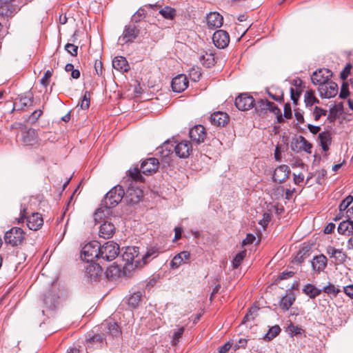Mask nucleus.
I'll return each instance as SVG.
<instances>
[{
  "label": "nucleus",
  "instance_id": "obj_1",
  "mask_svg": "<svg viewBox=\"0 0 353 353\" xmlns=\"http://www.w3.org/2000/svg\"><path fill=\"white\" fill-rule=\"evenodd\" d=\"M158 168V159L156 158H149L141 163L140 169L134 168L129 170V176L135 182H143L144 178L141 174V172L144 174H152L157 171Z\"/></svg>",
  "mask_w": 353,
  "mask_h": 353
},
{
  "label": "nucleus",
  "instance_id": "obj_2",
  "mask_svg": "<svg viewBox=\"0 0 353 353\" xmlns=\"http://www.w3.org/2000/svg\"><path fill=\"white\" fill-rule=\"evenodd\" d=\"M125 191L122 186L117 185L110 190L103 200V205L107 209L115 207L124 198Z\"/></svg>",
  "mask_w": 353,
  "mask_h": 353
},
{
  "label": "nucleus",
  "instance_id": "obj_3",
  "mask_svg": "<svg viewBox=\"0 0 353 353\" xmlns=\"http://www.w3.org/2000/svg\"><path fill=\"white\" fill-rule=\"evenodd\" d=\"M254 107L259 115L265 114L267 110H269L276 116L279 123H281L283 121L281 110L273 102L267 99H260L256 103H254Z\"/></svg>",
  "mask_w": 353,
  "mask_h": 353
},
{
  "label": "nucleus",
  "instance_id": "obj_4",
  "mask_svg": "<svg viewBox=\"0 0 353 353\" xmlns=\"http://www.w3.org/2000/svg\"><path fill=\"white\" fill-rule=\"evenodd\" d=\"M26 220L27 226L31 230L36 231L41 228L43 224V220L41 214L34 212L30 216H27L26 208L21 209V216L18 219L19 223H23Z\"/></svg>",
  "mask_w": 353,
  "mask_h": 353
},
{
  "label": "nucleus",
  "instance_id": "obj_5",
  "mask_svg": "<svg viewBox=\"0 0 353 353\" xmlns=\"http://www.w3.org/2000/svg\"><path fill=\"white\" fill-rule=\"evenodd\" d=\"M81 257L88 263L100 258V243L97 241H93L85 244L82 248Z\"/></svg>",
  "mask_w": 353,
  "mask_h": 353
},
{
  "label": "nucleus",
  "instance_id": "obj_6",
  "mask_svg": "<svg viewBox=\"0 0 353 353\" xmlns=\"http://www.w3.org/2000/svg\"><path fill=\"white\" fill-rule=\"evenodd\" d=\"M119 254V245L112 241H108L102 246L100 245V258L111 261L117 258Z\"/></svg>",
  "mask_w": 353,
  "mask_h": 353
},
{
  "label": "nucleus",
  "instance_id": "obj_7",
  "mask_svg": "<svg viewBox=\"0 0 353 353\" xmlns=\"http://www.w3.org/2000/svg\"><path fill=\"white\" fill-rule=\"evenodd\" d=\"M25 239L23 230L17 227H14L6 232L5 242L12 246H17L21 244Z\"/></svg>",
  "mask_w": 353,
  "mask_h": 353
},
{
  "label": "nucleus",
  "instance_id": "obj_8",
  "mask_svg": "<svg viewBox=\"0 0 353 353\" xmlns=\"http://www.w3.org/2000/svg\"><path fill=\"white\" fill-rule=\"evenodd\" d=\"M122 257L130 267L140 268L142 266L141 258L139 257V248L137 247H128Z\"/></svg>",
  "mask_w": 353,
  "mask_h": 353
},
{
  "label": "nucleus",
  "instance_id": "obj_9",
  "mask_svg": "<svg viewBox=\"0 0 353 353\" xmlns=\"http://www.w3.org/2000/svg\"><path fill=\"white\" fill-rule=\"evenodd\" d=\"M139 29L134 25L125 26L122 34L119 38V43L121 45H124L133 42L139 36Z\"/></svg>",
  "mask_w": 353,
  "mask_h": 353
},
{
  "label": "nucleus",
  "instance_id": "obj_10",
  "mask_svg": "<svg viewBox=\"0 0 353 353\" xmlns=\"http://www.w3.org/2000/svg\"><path fill=\"white\" fill-rule=\"evenodd\" d=\"M332 75V73L330 70L325 68L319 69L313 72L311 77L312 82L314 85H318L319 87H321V85H324L329 81Z\"/></svg>",
  "mask_w": 353,
  "mask_h": 353
},
{
  "label": "nucleus",
  "instance_id": "obj_11",
  "mask_svg": "<svg viewBox=\"0 0 353 353\" xmlns=\"http://www.w3.org/2000/svg\"><path fill=\"white\" fill-rule=\"evenodd\" d=\"M132 181H133L132 180L130 186L127 189L126 192H125L124 194L125 200L130 204H135L138 203L143 196L142 190L140 188L132 185Z\"/></svg>",
  "mask_w": 353,
  "mask_h": 353
},
{
  "label": "nucleus",
  "instance_id": "obj_12",
  "mask_svg": "<svg viewBox=\"0 0 353 353\" xmlns=\"http://www.w3.org/2000/svg\"><path fill=\"white\" fill-rule=\"evenodd\" d=\"M254 99L246 93L240 94L235 99L236 107L241 111H246L254 107Z\"/></svg>",
  "mask_w": 353,
  "mask_h": 353
},
{
  "label": "nucleus",
  "instance_id": "obj_13",
  "mask_svg": "<svg viewBox=\"0 0 353 353\" xmlns=\"http://www.w3.org/2000/svg\"><path fill=\"white\" fill-rule=\"evenodd\" d=\"M319 92L322 98L330 99L335 97L338 93V85L331 81L319 87Z\"/></svg>",
  "mask_w": 353,
  "mask_h": 353
},
{
  "label": "nucleus",
  "instance_id": "obj_14",
  "mask_svg": "<svg viewBox=\"0 0 353 353\" xmlns=\"http://www.w3.org/2000/svg\"><path fill=\"white\" fill-rule=\"evenodd\" d=\"M212 41L215 46L218 48L223 49L228 46L230 37L226 31L219 30L214 33Z\"/></svg>",
  "mask_w": 353,
  "mask_h": 353
},
{
  "label": "nucleus",
  "instance_id": "obj_15",
  "mask_svg": "<svg viewBox=\"0 0 353 353\" xmlns=\"http://www.w3.org/2000/svg\"><path fill=\"white\" fill-rule=\"evenodd\" d=\"M189 135L193 142L200 144L203 143L205 139V129L201 125H195L190 130Z\"/></svg>",
  "mask_w": 353,
  "mask_h": 353
},
{
  "label": "nucleus",
  "instance_id": "obj_16",
  "mask_svg": "<svg viewBox=\"0 0 353 353\" xmlns=\"http://www.w3.org/2000/svg\"><path fill=\"white\" fill-rule=\"evenodd\" d=\"M145 7L151 8L154 10H159L160 14L166 19L172 20L176 15V11L174 8L170 6H165L162 8L159 4H148Z\"/></svg>",
  "mask_w": 353,
  "mask_h": 353
},
{
  "label": "nucleus",
  "instance_id": "obj_17",
  "mask_svg": "<svg viewBox=\"0 0 353 353\" xmlns=\"http://www.w3.org/2000/svg\"><path fill=\"white\" fill-rule=\"evenodd\" d=\"M85 269V275L91 281H97L102 275V268L99 264L91 262Z\"/></svg>",
  "mask_w": 353,
  "mask_h": 353
},
{
  "label": "nucleus",
  "instance_id": "obj_18",
  "mask_svg": "<svg viewBox=\"0 0 353 353\" xmlns=\"http://www.w3.org/2000/svg\"><path fill=\"white\" fill-rule=\"evenodd\" d=\"M174 151L179 157L188 158L192 152V145L188 141H182L176 144Z\"/></svg>",
  "mask_w": 353,
  "mask_h": 353
},
{
  "label": "nucleus",
  "instance_id": "obj_19",
  "mask_svg": "<svg viewBox=\"0 0 353 353\" xmlns=\"http://www.w3.org/2000/svg\"><path fill=\"white\" fill-rule=\"evenodd\" d=\"M188 85V80L185 74H179L172 81V88L175 92L184 91Z\"/></svg>",
  "mask_w": 353,
  "mask_h": 353
},
{
  "label": "nucleus",
  "instance_id": "obj_20",
  "mask_svg": "<svg viewBox=\"0 0 353 353\" xmlns=\"http://www.w3.org/2000/svg\"><path fill=\"white\" fill-rule=\"evenodd\" d=\"M290 169L287 165L278 166L274 172L273 179L278 183L284 182L289 176Z\"/></svg>",
  "mask_w": 353,
  "mask_h": 353
},
{
  "label": "nucleus",
  "instance_id": "obj_21",
  "mask_svg": "<svg viewBox=\"0 0 353 353\" xmlns=\"http://www.w3.org/2000/svg\"><path fill=\"white\" fill-rule=\"evenodd\" d=\"M115 230L116 228L114 225L110 221H106L101 225L99 235L101 238H103L105 239H110L115 233Z\"/></svg>",
  "mask_w": 353,
  "mask_h": 353
},
{
  "label": "nucleus",
  "instance_id": "obj_22",
  "mask_svg": "<svg viewBox=\"0 0 353 353\" xmlns=\"http://www.w3.org/2000/svg\"><path fill=\"white\" fill-rule=\"evenodd\" d=\"M209 119L212 124L217 126H224L229 120L228 115L222 112H216L212 114Z\"/></svg>",
  "mask_w": 353,
  "mask_h": 353
},
{
  "label": "nucleus",
  "instance_id": "obj_23",
  "mask_svg": "<svg viewBox=\"0 0 353 353\" xmlns=\"http://www.w3.org/2000/svg\"><path fill=\"white\" fill-rule=\"evenodd\" d=\"M327 258L323 254L316 256L312 261V266L314 272L320 273L323 271L327 265Z\"/></svg>",
  "mask_w": 353,
  "mask_h": 353
},
{
  "label": "nucleus",
  "instance_id": "obj_24",
  "mask_svg": "<svg viewBox=\"0 0 353 353\" xmlns=\"http://www.w3.org/2000/svg\"><path fill=\"white\" fill-rule=\"evenodd\" d=\"M223 18L218 12H210L207 17V23L210 28H217L222 26Z\"/></svg>",
  "mask_w": 353,
  "mask_h": 353
},
{
  "label": "nucleus",
  "instance_id": "obj_25",
  "mask_svg": "<svg viewBox=\"0 0 353 353\" xmlns=\"http://www.w3.org/2000/svg\"><path fill=\"white\" fill-rule=\"evenodd\" d=\"M112 66L121 73L126 72L130 69L128 61L123 57H116L112 61Z\"/></svg>",
  "mask_w": 353,
  "mask_h": 353
},
{
  "label": "nucleus",
  "instance_id": "obj_26",
  "mask_svg": "<svg viewBox=\"0 0 353 353\" xmlns=\"http://www.w3.org/2000/svg\"><path fill=\"white\" fill-rule=\"evenodd\" d=\"M22 141L26 145H33L37 142V133L34 129L30 128L22 134Z\"/></svg>",
  "mask_w": 353,
  "mask_h": 353
},
{
  "label": "nucleus",
  "instance_id": "obj_27",
  "mask_svg": "<svg viewBox=\"0 0 353 353\" xmlns=\"http://www.w3.org/2000/svg\"><path fill=\"white\" fill-rule=\"evenodd\" d=\"M103 325L107 329V332L112 336V338H119L121 335V331L116 322L106 321Z\"/></svg>",
  "mask_w": 353,
  "mask_h": 353
},
{
  "label": "nucleus",
  "instance_id": "obj_28",
  "mask_svg": "<svg viewBox=\"0 0 353 353\" xmlns=\"http://www.w3.org/2000/svg\"><path fill=\"white\" fill-rule=\"evenodd\" d=\"M339 234L350 236L353 234V222L350 220H345L340 223L338 227Z\"/></svg>",
  "mask_w": 353,
  "mask_h": 353
},
{
  "label": "nucleus",
  "instance_id": "obj_29",
  "mask_svg": "<svg viewBox=\"0 0 353 353\" xmlns=\"http://www.w3.org/2000/svg\"><path fill=\"white\" fill-rule=\"evenodd\" d=\"M201 63L207 68H210L215 63L214 56L212 52H203L199 56Z\"/></svg>",
  "mask_w": 353,
  "mask_h": 353
},
{
  "label": "nucleus",
  "instance_id": "obj_30",
  "mask_svg": "<svg viewBox=\"0 0 353 353\" xmlns=\"http://www.w3.org/2000/svg\"><path fill=\"white\" fill-rule=\"evenodd\" d=\"M159 253V249L156 247L148 248L145 254L141 256L142 266L148 263L151 259L156 258Z\"/></svg>",
  "mask_w": 353,
  "mask_h": 353
},
{
  "label": "nucleus",
  "instance_id": "obj_31",
  "mask_svg": "<svg viewBox=\"0 0 353 353\" xmlns=\"http://www.w3.org/2000/svg\"><path fill=\"white\" fill-rule=\"evenodd\" d=\"M295 301V297L292 294L283 296L281 300V306L283 309L288 310Z\"/></svg>",
  "mask_w": 353,
  "mask_h": 353
},
{
  "label": "nucleus",
  "instance_id": "obj_32",
  "mask_svg": "<svg viewBox=\"0 0 353 353\" xmlns=\"http://www.w3.org/2000/svg\"><path fill=\"white\" fill-rule=\"evenodd\" d=\"M319 139L321 142V147L324 151L328 150V145L331 142L330 134L327 132L319 133Z\"/></svg>",
  "mask_w": 353,
  "mask_h": 353
},
{
  "label": "nucleus",
  "instance_id": "obj_33",
  "mask_svg": "<svg viewBox=\"0 0 353 353\" xmlns=\"http://www.w3.org/2000/svg\"><path fill=\"white\" fill-rule=\"evenodd\" d=\"M303 292L310 298H315L321 294V290L312 284H307L304 287Z\"/></svg>",
  "mask_w": 353,
  "mask_h": 353
},
{
  "label": "nucleus",
  "instance_id": "obj_34",
  "mask_svg": "<svg viewBox=\"0 0 353 353\" xmlns=\"http://www.w3.org/2000/svg\"><path fill=\"white\" fill-rule=\"evenodd\" d=\"M142 294L141 292L134 293L128 299V305L132 307H137L141 301Z\"/></svg>",
  "mask_w": 353,
  "mask_h": 353
},
{
  "label": "nucleus",
  "instance_id": "obj_35",
  "mask_svg": "<svg viewBox=\"0 0 353 353\" xmlns=\"http://www.w3.org/2000/svg\"><path fill=\"white\" fill-rule=\"evenodd\" d=\"M304 101L305 103L306 108H309L310 110H312L313 108L314 103L313 101L315 98V96L314 94V92L312 90L307 91L305 94L304 97Z\"/></svg>",
  "mask_w": 353,
  "mask_h": 353
},
{
  "label": "nucleus",
  "instance_id": "obj_36",
  "mask_svg": "<svg viewBox=\"0 0 353 353\" xmlns=\"http://www.w3.org/2000/svg\"><path fill=\"white\" fill-rule=\"evenodd\" d=\"M281 332V328L279 325L272 326L269 329L268 333L265 334L264 339L270 341L276 337Z\"/></svg>",
  "mask_w": 353,
  "mask_h": 353
},
{
  "label": "nucleus",
  "instance_id": "obj_37",
  "mask_svg": "<svg viewBox=\"0 0 353 353\" xmlns=\"http://www.w3.org/2000/svg\"><path fill=\"white\" fill-rule=\"evenodd\" d=\"M146 16V11L144 8H140L132 16L131 21L133 23H139Z\"/></svg>",
  "mask_w": 353,
  "mask_h": 353
},
{
  "label": "nucleus",
  "instance_id": "obj_38",
  "mask_svg": "<svg viewBox=\"0 0 353 353\" xmlns=\"http://www.w3.org/2000/svg\"><path fill=\"white\" fill-rule=\"evenodd\" d=\"M12 0H0V14L8 15L10 13V6Z\"/></svg>",
  "mask_w": 353,
  "mask_h": 353
},
{
  "label": "nucleus",
  "instance_id": "obj_39",
  "mask_svg": "<svg viewBox=\"0 0 353 353\" xmlns=\"http://www.w3.org/2000/svg\"><path fill=\"white\" fill-rule=\"evenodd\" d=\"M311 111L315 121H318L322 116H325L327 112L326 110L319 106L314 107Z\"/></svg>",
  "mask_w": 353,
  "mask_h": 353
},
{
  "label": "nucleus",
  "instance_id": "obj_40",
  "mask_svg": "<svg viewBox=\"0 0 353 353\" xmlns=\"http://www.w3.org/2000/svg\"><path fill=\"white\" fill-rule=\"evenodd\" d=\"M300 148L306 152L307 153L310 154L312 152L311 150L312 148V145L309 143L303 137H300Z\"/></svg>",
  "mask_w": 353,
  "mask_h": 353
},
{
  "label": "nucleus",
  "instance_id": "obj_41",
  "mask_svg": "<svg viewBox=\"0 0 353 353\" xmlns=\"http://www.w3.org/2000/svg\"><path fill=\"white\" fill-rule=\"evenodd\" d=\"M245 255H246V250H243V251L239 252L235 256V257L234 258V259L232 261V265H233L234 268H237L240 265L241 263L245 258Z\"/></svg>",
  "mask_w": 353,
  "mask_h": 353
},
{
  "label": "nucleus",
  "instance_id": "obj_42",
  "mask_svg": "<svg viewBox=\"0 0 353 353\" xmlns=\"http://www.w3.org/2000/svg\"><path fill=\"white\" fill-rule=\"evenodd\" d=\"M90 103V93L88 91H85L83 99L81 101L80 105L81 109L86 110L89 108Z\"/></svg>",
  "mask_w": 353,
  "mask_h": 353
},
{
  "label": "nucleus",
  "instance_id": "obj_43",
  "mask_svg": "<svg viewBox=\"0 0 353 353\" xmlns=\"http://www.w3.org/2000/svg\"><path fill=\"white\" fill-rule=\"evenodd\" d=\"M353 201V197L350 195L347 196L342 202L340 203L339 209L340 212H343L347 210L349 205Z\"/></svg>",
  "mask_w": 353,
  "mask_h": 353
},
{
  "label": "nucleus",
  "instance_id": "obj_44",
  "mask_svg": "<svg viewBox=\"0 0 353 353\" xmlns=\"http://www.w3.org/2000/svg\"><path fill=\"white\" fill-rule=\"evenodd\" d=\"M323 291L329 295H333L335 296L339 292H341V290L334 285L330 284L323 288Z\"/></svg>",
  "mask_w": 353,
  "mask_h": 353
},
{
  "label": "nucleus",
  "instance_id": "obj_45",
  "mask_svg": "<svg viewBox=\"0 0 353 353\" xmlns=\"http://www.w3.org/2000/svg\"><path fill=\"white\" fill-rule=\"evenodd\" d=\"M259 307H252L250 308L247 314L244 316L243 322L245 323L246 321H250V319H254L256 316V313L258 312Z\"/></svg>",
  "mask_w": 353,
  "mask_h": 353
},
{
  "label": "nucleus",
  "instance_id": "obj_46",
  "mask_svg": "<svg viewBox=\"0 0 353 353\" xmlns=\"http://www.w3.org/2000/svg\"><path fill=\"white\" fill-rule=\"evenodd\" d=\"M271 218L272 216L270 213L264 212L263 214V219L259 221V224L261 225L265 230L271 221Z\"/></svg>",
  "mask_w": 353,
  "mask_h": 353
},
{
  "label": "nucleus",
  "instance_id": "obj_47",
  "mask_svg": "<svg viewBox=\"0 0 353 353\" xmlns=\"http://www.w3.org/2000/svg\"><path fill=\"white\" fill-rule=\"evenodd\" d=\"M334 258H335L338 263H343L346 261L347 255L342 251V250L337 249L336 255H334Z\"/></svg>",
  "mask_w": 353,
  "mask_h": 353
},
{
  "label": "nucleus",
  "instance_id": "obj_48",
  "mask_svg": "<svg viewBox=\"0 0 353 353\" xmlns=\"http://www.w3.org/2000/svg\"><path fill=\"white\" fill-rule=\"evenodd\" d=\"M52 76V70H47L45 73L43 77L41 79V83L44 86L47 87L49 84L50 79L51 77Z\"/></svg>",
  "mask_w": 353,
  "mask_h": 353
},
{
  "label": "nucleus",
  "instance_id": "obj_49",
  "mask_svg": "<svg viewBox=\"0 0 353 353\" xmlns=\"http://www.w3.org/2000/svg\"><path fill=\"white\" fill-rule=\"evenodd\" d=\"M184 332L183 327H179L176 331H174L173 334V339H172V344L176 345L179 341V339L182 336Z\"/></svg>",
  "mask_w": 353,
  "mask_h": 353
},
{
  "label": "nucleus",
  "instance_id": "obj_50",
  "mask_svg": "<svg viewBox=\"0 0 353 353\" xmlns=\"http://www.w3.org/2000/svg\"><path fill=\"white\" fill-rule=\"evenodd\" d=\"M65 50L72 56H77L78 47L72 43H67L65 46Z\"/></svg>",
  "mask_w": 353,
  "mask_h": 353
},
{
  "label": "nucleus",
  "instance_id": "obj_51",
  "mask_svg": "<svg viewBox=\"0 0 353 353\" xmlns=\"http://www.w3.org/2000/svg\"><path fill=\"white\" fill-rule=\"evenodd\" d=\"M183 263V260L180 258V256L178 254H176V256H174V257L170 262V267L172 268H177Z\"/></svg>",
  "mask_w": 353,
  "mask_h": 353
},
{
  "label": "nucleus",
  "instance_id": "obj_52",
  "mask_svg": "<svg viewBox=\"0 0 353 353\" xmlns=\"http://www.w3.org/2000/svg\"><path fill=\"white\" fill-rule=\"evenodd\" d=\"M43 112L41 110H34L29 117V121L31 123H35L38 119L41 117Z\"/></svg>",
  "mask_w": 353,
  "mask_h": 353
},
{
  "label": "nucleus",
  "instance_id": "obj_53",
  "mask_svg": "<svg viewBox=\"0 0 353 353\" xmlns=\"http://www.w3.org/2000/svg\"><path fill=\"white\" fill-rule=\"evenodd\" d=\"M254 235L252 234H247L246 237L243 240L242 244L243 245H246L252 243L255 240Z\"/></svg>",
  "mask_w": 353,
  "mask_h": 353
},
{
  "label": "nucleus",
  "instance_id": "obj_54",
  "mask_svg": "<svg viewBox=\"0 0 353 353\" xmlns=\"http://www.w3.org/2000/svg\"><path fill=\"white\" fill-rule=\"evenodd\" d=\"M102 62L99 60H96L94 63V70L97 75L102 74Z\"/></svg>",
  "mask_w": 353,
  "mask_h": 353
},
{
  "label": "nucleus",
  "instance_id": "obj_55",
  "mask_svg": "<svg viewBox=\"0 0 353 353\" xmlns=\"http://www.w3.org/2000/svg\"><path fill=\"white\" fill-rule=\"evenodd\" d=\"M350 70H351V65L350 64H348L344 69L341 72V78L343 79V80H345L347 77L348 75L350 74Z\"/></svg>",
  "mask_w": 353,
  "mask_h": 353
},
{
  "label": "nucleus",
  "instance_id": "obj_56",
  "mask_svg": "<svg viewBox=\"0 0 353 353\" xmlns=\"http://www.w3.org/2000/svg\"><path fill=\"white\" fill-rule=\"evenodd\" d=\"M348 94H349V91H348L347 85L343 84L341 89L340 97L342 99H345L348 96Z\"/></svg>",
  "mask_w": 353,
  "mask_h": 353
},
{
  "label": "nucleus",
  "instance_id": "obj_57",
  "mask_svg": "<svg viewBox=\"0 0 353 353\" xmlns=\"http://www.w3.org/2000/svg\"><path fill=\"white\" fill-rule=\"evenodd\" d=\"M232 344L230 342L226 343L223 345L219 347V353H226L231 348Z\"/></svg>",
  "mask_w": 353,
  "mask_h": 353
},
{
  "label": "nucleus",
  "instance_id": "obj_58",
  "mask_svg": "<svg viewBox=\"0 0 353 353\" xmlns=\"http://www.w3.org/2000/svg\"><path fill=\"white\" fill-rule=\"evenodd\" d=\"M344 292L351 299H353V285L343 288Z\"/></svg>",
  "mask_w": 353,
  "mask_h": 353
},
{
  "label": "nucleus",
  "instance_id": "obj_59",
  "mask_svg": "<svg viewBox=\"0 0 353 353\" xmlns=\"http://www.w3.org/2000/svg\"><path fill=\"white\" fill-rule=\"evenodd\" d=\"M284 117L290 119L292 117V110L290 104H285L284 106Z\"/></svg>",
  "mask_w": 353,
  "mask_h": 353
},
{
  "label": "nucleus",
  "instance_id": "obj_60",
  "mask_svg": "<svg viewBox=\"0 0 353 353\" xmlns=\"http://www.w3.org/2000/svg\"><path fill=\"white\" fill-rule=\"evenodd\" d=\"M307 128L310 130V132L313 134L319 133L321 130V128L319 126L313 125L312 124H308Z\"/></svg>",
  "mask_w": 353,
  "mask_h": 353
},
{
  "label": "nucleus",
  "instance_id": "obj_61",
  "mask_svg": "<svg viewBox=\"0 0 353 353\" xmlns=\"http://www.w3.org/2000/svg\"><path fill=\"white\" fill-rule=\"evenodd\" d=\"M178 255L180 256V258L183 260L184 262L185 260H188L190 256V254L188 251H183L178 254Z\"/></svg>",
  "mask_w": 353,
  "mask_h": 353
},
{
  "label": "nucleus",
  "instance_id": "obj_62",
  "mask_svg": "<svg viewBox=\"0 0 353 353\" xmlns=\"http://www.w3.org/2000/svg\"><path fill=\"white\" fill-rule=\"evenodd\" d=\"M335 228V224L334 223H329L324 229V232L325 234H330L332 233Z\"/></svg>",
  "mask_w": 353,
  "mask_h": 353
},
{
  "label": "nucleus",
  "instance_id": "obj_63",
  "mask_svg": "<svg viewBox=\"0 0 353 353\" xmlns=\"http://www.w3.org/2000/svg\"><path fill=\"white\" fill-rule=\"evenodd\" d=\"M336 248L332 247V246H328L327 248V250H326V253L330 256V257H334V255H336Z\"/></svg>",
  "mask_w": 353,
  "mask_h": 353
},
{
  "label": "nucleus",
  "instance_id": "obj_64",
  "mask_svg": "<svg viewBox=\"0 0 353 353\" xmlns=\"http://www.w3.org/2000/svg\"><path fill=\"white\" fill-rule=\"evenodd\" d=\"M347 220H350L353 222V207L348 208L346 210Z\"/></svg>",
  "mask_w": 353,
  "mask_h": 353
}]
</instances>
